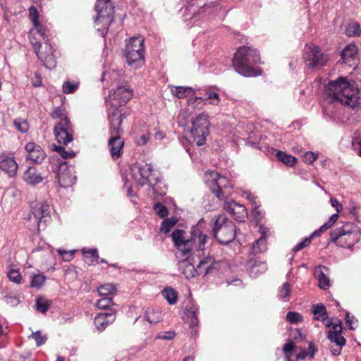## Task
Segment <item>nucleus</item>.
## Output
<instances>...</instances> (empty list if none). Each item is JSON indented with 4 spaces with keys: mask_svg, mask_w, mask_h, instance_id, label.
Returning a JSON list of instances; mask_svg holds the SVG:
<instances>
[{
    "mask_svg": "<svg viewBox=\"0 0 361 361\" xmlns=\"http://www.w3.org/2000/svg\"><path fill=\"white\" fill-rule=\"evenodd\" d=\"M185 232L183 230L176 229L171 234L173 242L178 252L176 256L184 257L179 262V269L188 279L195 277L197 274L206 276L214 269L215 259L212 256H207L201 259L195 268L193 264L192 252L197 249L203 250L207 240V235L198 229H195L190 238H185Z\"/></svg>",
    "mask_w": 361,
    "mask_h": 361,
    "instance_id": "nucleus-1",
    "label": "nucleus"
},
{
    "mask_svg": "<svg viewBox=\"0 0 361 361\" xmlns=\"http://www.w3.org/2000/svg\"><path fill=\"white\" fill-rule=\"evenodd\" d=\"M326 94L331 102H339L342 105L355 109L360 115L361 99L359 97V90L355 82H348L344 78L330 81L325 85Z\"/></svg>",
    "mask_w": 361,
    "mask_h": 361,
    "instance_id": "nucleus-2",
    "label": "nucleus"
},
{
    "mask_svg": "<svg viewBox=\"0 0 361 361\" xmlns=\"http://www.w3.org/2000/svg\"><path fill=\"white\" fill-rule=\"evenodd\" d=\"M259 63H260V57L258 51L247 46L239 47L233 59V66L235 70L245 77L261 75V70L252 68L254 64Z\"/></svg>",
    "mask_w": 361,
    "mask_h": 361,
    "instance_id": "nucleus-3",
    "label": "nucleus"
},
{
    "mask_svg": "<svg viewBox=\"0 0 361 361\" xmlns=\"http://www.w3.org/2000/svg\"><path fill=\"white\" fill-rule=\"evenodd\" d=\"M360 228L354 223H345L330 233V240L337 246L343 248H351L360 240Z\"/></svg>",
    "mask_w": 361,
    "mask_h": 361,
    "instance_id": "nucleus-4",
    "label": "nucleus"
},
{
    "mask_svg": "<svg viewBox=\"0 0 361 361\" xmlns=\"http://www.w3.org/2000/svg\"><path fill=\"white\" fill-rule=\"evenodd\" d=\"M36 34L38 35L44 40V48L46 51H40L41 44L39 42H34L33 39L30 37V42L35 49V51L39 59L43 62L44 66L49 69H52L56 67V61L54 56L53 49L47 41L48 38L46 35L47 27L42 25L39 22L33 24Z\"/></svg>",
    "mask_w": 361,
    "mask_h": 361,
    "instance_id": "nucleus-5",
    "label": "nucleus"
},
{
    "mask_svg": "<svg viewBox=\"0 0 361 361\" xmlns=\"http://www.w3.org/2000/svg\"><path fill=\"white\" fill-rule=\"evenodd\" d=\"M95 9L97 13L94 20L95 25L97 27V31L104 37L114 19V7L110 0H97Z\"/></svg>",
    "mask_w": 361,
    "mask_h": 361,
    "instance_id": "nucleus-6",
    "label": "nucleus"
},
{
    "mask_svg": "<svg viewBox=\"0 0 361 361\" xmlns=\"http://www.w3.org/2000/svg\"><path fill=\"white\" fill-rule=\"evenodd\" d=\"M205 175L207 183L216 197L224 200L231 195L232 185L227 178L216 171H207Z\"/></svg>",
    "mask_w": 361,
    "mask_h": 361,
    "instance_id": "nucleus-7",
    "label": "nucleus"
},
{
    "mask_svg": "<svg viewBox=\"0 0 361 361\" xmlns=\"http://www.w3.org/2000/svg\"><path fill=\"white\" fill-rule=\"evenodd\" d=\"M213 233L219 243L228 244L235 238V226L224 215H219L214 223Z\"/></svg>",
    "mask_w": 361,
    "mask_h": 361,
    "instance_id": "nucleus-8",
    "label": "nucleus"
},
{
    "mask_svg": "<svg viewBox=\"0 0 361 361\" xmlns=\"http://www.w3.org/2000/svg\"><path fill=\"white\" fill-rule=\"evenodd\" d=\"M125 56L129 66L137 68L142 64L145 59L144 39L135 37L130 38L126 42Z\"/></svg>",
    "mask_w": 361,
    "mask_h": 361,
    "instance_id": "nucleus-9",
    "label": "nucleus"
},
{
    "mask_svg": "<svg viewBox=\"0 0 361 361\" xmlns=\"http://www.w3.org/2000/svg\"><path fill=\"white\" fill-rule=\"evenodd\" d=\"M209 126L208 116L203 113L198 114L192 121L190 135L192 142L197 145L202 146L205 143L206 138L209 134Z\"/></svg>",
    "mask_w": 361,
    "mask_h": 361,
    "instance_id": "nucleus-10",
    "label": "nucleus"
},
{
    "mask_svg": "<svg viewBox=\"0 0 361 361\" xmlns=\"http://www.w3.org/2000/svg\"><path fill=\"white\" fill-rule=\"evenodd\" d=\"M133 177L140 186L145 185H152L156 183L157 178L154 176L153 167L151 164H134L131 168Z\"/></svg>",
    "mask_w": 361,
    "mask_h": 361,
    "instance_id": "nucleus-11",
    "label": "nucleus"
},
{
    "mask_svg": "<svg viewBox=\"0 0 361 361\" xmlns=\"http://www.w3.org/2000/svg\"><path fill=\"white\" fill-rule=\"evenodd\" d=\"M54 135L59 144L67 145L73 140V130L69 119L59 121L54 128Z\"/></svg>",
    "mask_w": 361,
    "mask_h": 361,
    "instance_id": "nucleus-12",
    "label": "nucleus"
},
{
    "mask_svg": "<svg viewBox=\"0 0 361 361\" xmlns=\"http://www.w3.org/2000/svg\"><path fill=\"white\" fill-rule=\"evenodd\" d=\"M58 183L61 188L72 186L76 181L75 171L73 167L68 166L66 162L60 164L56 173Z\"/></svg>",
    "mask_w": 361,
    "mask_h": 361,
    "instance_id": "nucleus-13",
    "label": "nucleus"
},
{
    "mask_svg": "<svg viewBox=\"0 0 361 361\" xmlns=\"http://www.w3.org/2000/svg\"><path fill=\"white\" fill-rule=\"evenodd\" d=\"M50 216V206L46 202H33L29 214V220L39 226L43 219Z\"/></svg>",
    "mask_w": 361,
    "mask_h": 361,
    "instance_id": "nucleus-14",
    "label": "nucleus"
},
{
    "mask_svg": "<svg viewBox=\"0 0 361 361\" xmlns=\"http://www.w3.org/2000/svg\"><path fill=\"white\" fill-rule=\"evenodd\" d=\"M126 113L121 114L117 109H114L109 115L110 124L109 133L110 137H119L123 133L121 124L123 121V116Z\"/></svg>",
    "mask_w": 361,
    "mask_h": 361,
    "instance_id": "nucleus-15",
    "label": "nucleus"
},
{
    "mask_svg": "<svg viewBox=\"0 0 361 361\" xmlns=\"http://www.w3.org/2000/svg\"><path fill=\"white\" fill-rule=\"evenodd\" d=\"M133 90L126 87L119 86L110 95L113 104L123 106L132 97Z\"/></svg>",
    "mask_w": 361,
    "mask_h": 361,
    "instance_id": "nucleus-16",
    "label": "nucleus"
},
{
    "mask_svg": "<svg viewBox=\"0 0 361 361\" xmlns=\"http://www.w3.org/2000/svg\"><path fill=\"white\" fill-rule=\"evenodd\" d=\"M224 209L238 221H244L247 218V212L245 207L234 201L225 202Z\"/></svg>",
    "mask_w": 361,
    "mask_h": 361,
    "instance_id": "nucleus-17",
    "label": "nucleus"
},
{
    "mask_svg": "<svg viewBox=\"0 0 361 361\" xmlns=\"http://www.w3.org/2000/svg\"><path fill=\"white\" fill-rule=\"evenodd\" d=\"M25 149L27 152V159L35 163L39 164L46 157V154L41 147L34 142H28L25 145Z\"/></svg>",
    "mask_w": 361,
    "mask_h": 361,
    "instance_id": "nucleus-18",
    "label": "nucleus"
},
{
    "mask_svg": "<svg viewBox=\"0 0 361 361\" xmlns=\"http://www.w3.org/2000/svg\"><path fill=\"white\" fill-rule=\"evenodd\" d=\"M246 269L252 277H257L267 270V265L265 262L250 259L246 264Z\"/></svg>",
    "mask_w": 361,
    "mask_h": 361,
    "instance_id": "nucleus-19",
    "label": "nucleus"
},
{
    "mask_svg": "<svg viewBox=\"0 0 361 361\" xmlns=\"http://www.w3.org/2000/svg\"><path fill=\"white\" fill-rule=\"evenodd\" d=\"M357 48L355 44H350L345 47L341 51V61L343 63L352 66L357 58Z\"/></svg>",
    "mask_w": 361,
    "mask_h": 361,
    "instance_id": "nucleus-20",
    "label": "nucleus"
},
{
    "mask_svg": "<svg viewBox=\"0 0 361 361\" xmlns=\"http://www.w3.org/2000/svg\"><path fill=\"white\" fill-rule=\"evenodd\" d=\"M116 319L115 313H99L94 320V324L99 331H104Z\"/></svg>",
    "mask_w": 361,
    "mask_h": 361,
    "instance_id": "nucleus-21",
    "label": "nucleus"
},
{
    "mask_svg": "<svg viewBox=\"0 0 361 361\" xmlns=\"http://www.w3.org/2000/svg\"><path fill=\"white\" fill-rule=\"evenodd\" d=\"M209 99V104L212 105H218L220 102V97L219 95L214 92H211L208 94V96L207 98L204 99L202 97H197L195 98H192L188 100V104L190 106H192V108H195V103H197V109H201L202 105L205 104V102L207 100Z\"/></svg>",
    "mask_w": 361,
    "mask_h": 361,
    "instance_id": "nucleus-22",
    "label": "nucleus"
},
{
    "mask_svg": "<svg viewBox=\"0 0 361 361\" xmlns=\"http://www.w3.org/2000/svg\"><path fill=\"white\" fill-rule=\"evenodd\" d=\"M124 145L123 139L119 137H110L109 140V151L114 159H118L121 154Z\"/></svg>",
    "mask_w": 361,
    "mask_h": 361,
    "instance_id": "nucleus-23",
    "label": "nucleus"
},
{
    "mask_svg": "<svg viewBox=\"0 0 361 361\" xmlns=\"http://www.w3.org/2000/svg\"><path fill=\"white\" fill-rule=\"evenodd\" d=\"M0 168L10 177H13L17 173L18 164L14 157H5L0 162Z\"/></svg>",
    "mask_w": 361,
    "mask_h": 361,
    "instance_id": "nucleus-24",
    "label": "nucleus"
},
{
    "mask_svg": "<svg viewBox=\"0 0 361 361\" xmlns=\"http://www.w3.org/2000/svg\"><path fill=\"white\" fill-rule=\"evenodd\" d=\"M23 180L30 185H36L43 180V177L35 168L29 167L23 173Z\"/></svg>",
    "mask_w": 361,
    "mask_h": 361,
    "instance_id": "nucleus-25",
    "label": "nucleus"
},
{
    "mask_svg": "<svg viewBox=\"0 0 361 361\" xmlns=\"http://www.w3.org/2000/svg\"><path fill=\"white\" fill-rule=\"evenodd\" d=\"M267 250V231L265 228L261 229V237L257 239L251 247V253L257 255Z\"/></svg>",
    "mask_w": 361,
    "mask_h": 361,
    "instance_id": "nucleus-26",
    "label": "nucleus"
},
{
    "mask_svg": "<svg viewBox=\"0 0 361 361\" xmlns=\"http://www.w3.org/2000/svg\"><path fill=\"white\" fill-rule=\"evenodd\" d=\"M303 58L308 68H313L314 67L316 63V47L314 44L305 46Z\"/></svg>",
    "mask_w": 361,
    "mask_h": 361,
    "instance_id": "nucleus-27",
    "label": "nucleus"
},
{
    "mask_svg": "<svg viewBox=\"0 0 361 361\" xmlns=\"http://www.w3.org/2000/svg\"><path fill=\"white\" fill-rule=\"evenodd\" d=\"M217 9L218 6L216 5L212 6L211 5L204 4L202 7L193 13L192 16L190 18V20L192 21V24H194L197 22L202 17H204L207 13L209 14L214 11H216Z\"/></svg>",
    "mask_w": 361,
    "mask_h": 361,
    "instance_id": "nucleus-28",
    "label": "nucleus"
},
{
    "mask_svg": "<svg viewBox=\"0 0 361 361\" xmlns=\"http://www.w3.org/2000/svg\"><path fill=\"white\" fill-rule=\"evenodd\" d=\"M171 93L178 98H185L195 94L192 88L184 86L173 87L171 88Z\"/></svg>",
    "mask_w": 361,
    "mask_h": 361,
    "instance_id": "nucleus-29",
    "label": "nucleus"
},
{
    "mask_svg": "<svg viewBox=\"0 0 361 361\" xmlns=\"http://www.w3.org/2000/svg\"><path fill=\"white\" fill-rule=\"evenodd\" d=\"M292 291L291 286L288 282L283 283V285L278 290L277 297L279 300L282 302H288L290 300V295Z\"/></svg>",
    "mask_w": 361,
    "mask_h": 361,
    "instance_id": "nucleus-30",
    "label": "nucleus"
},
{
    "mask_svg": "<svg viewBox=\"0 0 361 361\" xmlns=\"http://www.w3.org/2000/svg\"><path fill=\"white\" fill-rule=\"evenodd\" d=\"M276 157L280 161L288 166H293L297 163V159L295 157L286 154L282 151H279L276 154Z\"/></svg>",
    "mask_w": 361,
    "mask_h": 361,
    "instance_id": "nucleus-31",
    "label": "nucleus"
},
{
    "mask_svg": "<svg viewBox=\"0 0 361 361\" xmlns=\"http://www.w3.org/2000/svg\"><path fill=\"white\" fill-rule=\"evenodd\" d=\"M85 261L88 265H92L99 263V255L97 249H90L83 251Z\"/></svg>",
    "mask_w": 361,
    "mask_h": 361,
    "instance_id": "nucleus-32",
    "label": "nucleus"
},
{
    "mask_svg": "<svg viewBox=\"0 0 361 361\" xmlns=\"http://www.w3.org/2000/svg\"><path fill=\"white\" fill-rule=\"evenodd\" d=\"M145 319L150 324H157L161 319V313L159 310L147 309L145 314Z\"/></svg>",
    "mask_w": 361,
    "mask_h": 361,
    "instance_id": "nucleus-33",
    "label": "nucleus"
},
{
    "mask_svg": "<svg viewBox=\"0 0 361 361\" xmlns=\"http://www.w3.org/2000/svg\"><path fill=\"white\" fill-rule=\"evenodd\" d=\"M80 82L78 80H66L62 85L63 92L65 94H72L79 87Z\"/></svg>",
    "mask_w": 361,
    "mask_h": 361,
    "instance_id": "nucleus-34",
    "label": "nucleus"
},
{
    "mask_svg": "<svg viewBox=\"0 0 361 361\" xmlns=\"http://www.w3.org/2000/svg\"><path fill=\"white\" fill-rule=\"evenodd\" d=\"M162 295L171 305H173L177 302V293L172 288H164L162 290Z\"/></svg>",
    "mask_w": 361,
    "mask_h": 361,
    "instance_id": "nucleus-35",
    "label": "nucleus"
},
{
    "mask_svg": "<svg viewBox=\"0 0 361 361\" xmlns=\"http://www.w3.org/2000/svg\"><path fill=\"white\" fill-rule=\"evenodd\" d=\"M97 290L100 296L109 297L116 292V289L113 284L107 283L99 286Z\"/></svg>",
    "mask_w": 361,
    "mask_h": 361,
    "instance_id": "nucleus-36",
    "label": "nucleus"
},
{
    "mask_svg": "<svg viewBox=\"0 0 361 361\" xmlns=\"http://www.w3.org/2000/svg\"><path fill=\"white\" fill-rule=\"evenodd\" d=\"M46 276L41 274H33L31 276L30 286L32 288H41L44 284Z\"/></svg>",
    "mask_w": 361,
    "mask_h": 361,
    "instance_id": "nucleus-37",
    "label": "nucleus"
},
{
    "mask_svg": "<svg viewBox=\"0 0 361 361\" xmlns=\"http://www.w3.org/2000/svg\"><path fill=\"white\" fill-rule=\"evenodd\" d=\"M51 305V301L42 298H38L36 300V308L42 313H45Z\"/></svg>",
    "mask_w": 361,
    "mask_h": 361,
    "instance_id": "nucleus-38",
    "label": "nucleus"
},
{
    "mask_svg": "<svg viewBox=\"0 0 361 361\" xmlns=\"http://www.w3.org/2000/svg\"><path fill=\"white\" fill-rule=\"evenodd\" d=\"M318 281V286L322 289L326 290L331 286V281L329 277L321 269L319 270Z\"/></svg>",
    "mask_w": 361,
    "mask_h": 361,
    "instance_id": "nucleus-39",
    "label": "nucleus"
},
{
    "mask_svg": "<svg viewBox=\"0 0 361 361\" xmlns=\"http://www.w3.org/2000/svg\"><path fill=\"white\" fill-rule=\"evenodd\" d=\"M177 219L175 217L168 218L163 221L161 226V231L164 233H168L176 224Z\"/></svg>",
    "mask_w": 361,
    "mask_h": 361,
    "instance_id": "nucleus-40",
    "label": "nucleus"
},
{
    "mask_svg": "<svg viewBox=\"0 0 361 361\" xmlns=\"http://www.w3.org/2000/svg\"><path fill=\"white\" fill-rule=\"evenodd\" d=\"M328 338L331 342L336 343L338 346H343L345 344V338L341 336V334H336L329 331Z\"/></svg>",
    "mask_w": 361,
    "mask_h": 361,
    "instance_id": "nucleus-41",
    "label": "nucleus"
},
{
    "mask_svg": "<svg viewBox=\"0 0 361 361\" xmlns=\"http://www.w3.org/2000/svg\"><path fill=\"white\" fill-rule=\"evenodd\" d=\"M286 319L290 324H297L303 321V317L296 312H288L286 316Z\"/></svg>",
    "mask_w": 361,
    "mask_h": 361,
    "instance_id": "nucleus-42",
    "label": "nucleus"
},
{
    "mask_svg": "<svg viewBox=\"0 0 361 361\" xmlns=\"http://www.w3.org/2000/svg\"><path fill=\"white\" fill-rule=\"evenodd\" d=\"M114 305L111 297H103L98 300L96 306L101 310H106Z\"/></svg>",
    "mask_w": 361,
    "mask_h": 361,
    "instance_id": "nucleus-43",
    "label": "nucleus"
},
{
    "mask_svg": "<svg viewBox=\"0 0 361 361\" xmlns=\"http://www.w3.org/2000/svg\"><path fill=\"white\" fill-rule=\"evenodd\" d=\"M346 34L349 37H355L361 34L359 24L354 23L350 24L346 28Z\"/></svg>",
    "mask_w": 361,
    "mask_h": 361,
    "instance_id": "nucleus-44",
    "label": "nucleus"
},
{
    "mask_svg": "<svg viewBox=\"0 0 361 361\" xmlns=\"http://www.w3.org/2000/svg\"><path fill=\"white\" fill-rule=\"evenodd\" d=\"M13 125L15 128L21 133H26L29 129L27 122L23 118H16L14 120Z\"/></svg>",
    "mask_w": 361,
    "mask_h": 361,
    "instance_id": "nucleus-45",
    "label": "nucleus"
},
{
    "mask_svg": "<svg viewBox=\"0 0 361 361\" xmlns=\"http://www.w3.org/2000/svg\"><path fill=\"white\" fill-rule=\"evenodd\" d=\"M314 350L313 349V345H312V343H310V345H309V350L307 351L305 349L301 348L300 353H298L297 354L296 357L298 360H304L308 355H310L311 358H313L314 357Z\"/></svg>",
    "mask_w": 361,
    "mask_h": 361,
    "instance_id": "nucleus-46",
    "label": "nucleus"
},
{
    "mask_svg": "<svg viewBox=\"0 0 361 361\" xmlns=\"http://www.w3.org/2000/svg\"><path fill=\"white\" fill-rule=\"evenodd\" d=\"M338 214H334L333 215H331V216L329 218V219L326 223H324L319 228V230H317V233H323L325 231H326L327 229H329V228H331L333 226V224L338 220Z\"/></svg>",
    "mask_w": 361,
    "mask_h": 361,
    "instance_id": "nucleus-47",
    "label": "nucleus"
},
{
    "mask_svg": "<svg viewBox=\"0 0 361 361\" xmlns=\"http://www.w3.org/2000/svg\"><path fill=\"white\" fill-rule=\"evenodd\" d=\"M154 212L161 218L166 217L169 214L166 207L160 202H157L154 204Z\"/></svg>",
    "mask_w": 361,
    "mask_h": 361,
    "instance_id": "nucleus-48",
    "label": "nucleus"
},
{
    "mask_svg": "<svg viewBox=\"0 0 361 361\" xmlns=\"http://www.w3.org/2000/svg\"><path fill=\"white\" fill-rule=\"evenodd\" d=\"M54 150L57 152L63 159L73 158L75 155V153L73 150L67 151L63 147L61 146H55Z\"/></svg>",
    "mask_w": 361,
    "mask_h": 361,
    "instance_id": "nucleus-49",
    "label": "nucleus"
},
{
    "mask_svg": "<svg viewBox=\"0 0 361 361\" xmlns=\"http://www.w3.org/2000/svg\"><path fill=\"white\" fill-rule=\"evenodd\" d=\"M7 276L9 280L16 283H20L22 279L20 273L18 269H12L7 273Z\"/></svg>",
    "mask_w": 361,
    "mask_h": 361,
    "instance_id": "nucleus-50",
    "label": "nucleus"
},
{
    "mask_svg": "<svg viewBox=\"0 0 361 361\" xmlns=\"http://www.w3.org/2000/svg\"><path fill=\"white\" fill-rule=\"evenodd\" d=\"M295 348L294 343L292 341H289L288 342L286 343L283 348V351L285 355V357L287 360V361H290L291 355L290 353Z\"/></svg>",
    "mask_w": 361,
    "mask_h": 361,
    "instance_id": "nucleus-51",
    "label": "nucleus"
},
{
    "mask_svg": "<svg viewBox=\"0 0 361 361\" xmlns=\"http://www.w3.org/2000/svg\"><path fill=\"white\" fill-rule=\"evenodd\" d=\"M35 341L37 346H40L44 344L47 340V337L44 335H42L40 331H37L32 333L31 336Z\"/></svg>",
    "mask_w": 361,
    "mask_h": 361,
    "instance_id": "nucleus-52",
    "label": "nucleus"
},
{
    "mask_svg": "<svg viewBox=\"0 0 361 361\" xmlns=\"http://www.w3.org/2000/svg\"><path fill=\"white\" fill-rule=\"evenodd\" d=\"M326 318V310L325 306L322 303L317 304V320L324 322Z\"/></svg>",
    "mask_w": 361,
    "mask_h": 361,
    "instance_id": "nucleus-53",
    "label": "nucleus"
},
{
    "mask_svg": "<svg viewBox=\"0 0 361 361\" xmlns=\"http://www.w3.org/2000/svg\"><path fill=\"white\" fill-rule=\"evenodd\" d=\"M329 60V56L327 54L321 53L317 49V66H324Z\"/></svg>",
    "mask_w": 361,
    "mask_h": 361,
    "instance_id": "nucleus-54",
    "label": "nucleus"
},
{
    "mask_svg": "<svg viewBox=\"0 0 361 361\" xmlns=\"http://www.w3.org/2000/svg\"><path fill=\"white\" fill-rule=\"evenodd\" d=\"M39 13L37 9L35 6H31L29 8V18L33 24L37 23L38 20Z\"/></svg>",
    "mask_w": 361,
    "mask_h": 361,
    "instance_id": "nucleus-55",
    "label": "nucleus"
},
{
    "mask_svg": "<svg viewBox=\"0 0 361 361\" xmlns=\"http://www.w3.org/2000/svg\"><path fill=\"white\" fill-rule=\"evenodd\" d=\"M53 118H60L63 121L64 118L68 119L64 113V110L61 108H56L51 114Z\"/></svg>",
    "mask_w": 361,
    "mask_h": 361,
    "instance_id": "nucleus-56",
    "label": "nucleus"
},
{
    "mask_svg": "<svg viewBox=\"0 0 361 361\" xmlns=\"http://www.w3.org/2000/svg\"><path fill=\"white\" fill-rule=\"evenodd\" d=\"M149 137L148 133H144L140 135H137L135 137V141L137 145H144L148 142Z\"/></svg>",
    "mask_w": 361,
    "mask_h": 361,
    "instance_id": "nucleus-57",
    "label": "nucleus"
},
{
    "mask_svg": "<svg viewBox=\"0 0 361 361\" xmlns=\"http://www.w3.org/2000/svg\"><path fill=\"white\" fill-rule=\"evenodd\" d=\"M58 252L66 262L71 261L74 257V252L73 251H66L59 249L58 250Z\"/></svg>",
    "mask_w": 361,
    "mask_h": 361,
    "instance_id": "nucleus-58",
    "label": "nucleus"
},
{
    "mask_svg": "<svg viewBox=\"0 0 361 361\" xmlns=\"http://www.w3.org/2000/svg\"><path fill=\"white\" fill-rule=\"evenodd\" d=\"M325 325L327 327H329L332 325L333 331H331L333 333L341 334V332H342V325H341V322L340 320L338 321V323H336L334 324L330 321H327L326 323L325 324Z\"/></svg>",
    "mask_w": 361,
    "mask_h": 361,
    "instance_id": "nucleus-59",
    "label": "nucleus"
},
{
    "mask_svg": "<svg viewBox=\"0 0 361 361\" xmlns=\"http://www.w3.org/2000/svg\"><path fill=\"white\" fill-rule=\"evenodd\" d=\"M303 161L307 164H312L316 160V155L312 152H307L302 157Z\"/></svg>",
    "mask_w": 361,
    "mask_h": 361,
    "instance_id": "nucleus-60",
    "label": "nucleus"
},
{
    "mask_svg": "<svg viewBox=\"0 0 361 361\" xmlns=\"http://www.w3.org/2000/svg\"><path fill=\"white\" fill-rule=\"evenodd\" d=\"M192 311L191 312V321H190V327L191 328H194L195 326H197V324H198V319H197V308H195V307H192V309H193Z\"/></svg>",
    "mask_w": 361,
    "mask_h": 361,
    "instance_id": "nucleus-61",
    "label": "nucleus"
},
{
    "mask_svg": "<svg viewBox=\"0 0 361 361\" xmlns=\"http://www.w3.org/2000/svg\"><path fill=\"white\" fill-rule=\"evenodd\" d=\"M175 336L173 331L161 332L158 334L157 338L161 340H171Z\"/></svg>",
    "mask_w": 361,
    "mask_h": 361,
    "instance_id": "nucleus-62",
    "label": "nucleus"
},
{
    "mask_svg": "<svg viewBox=\"0 0 361 361\" xmlns=\"http://www.w3.org/2000/svg\"><path fill=\"white\" fill-rule=\"evenodd\" d=\"M353 319H354V317L353 316H350L349 312L346 313V315H345V323H346V324L348 326V327L350 329H355V327L353 325Z\"/></svg>",
    "mask_w": 361,
    "mask_h": 361,
    "instance_id": "nucleus-63",
    "label": "nucleus"
},
{
    "mask_svg": "<svg viewBox=\"0 0 361 361\" xmlns=\"http://www.w3.org/2000/svg\"><path fill=\"white\" fill-rule=\"evenodd\" d=\"M331 203L333 207H336V211L338 213L341 211L342 206L336 199L331 198Z\"/></svg>",
    "mask_w": 361,
    "mask_h": 361,
    "instance_id": "nucleus-64",
    "label": "nucleus"
}]
</instances>
